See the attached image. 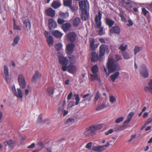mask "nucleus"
<instances>
[{
	"label": "nucleus",
	"mask_w": 152,
	"mask_h": 152,
	"mask_svg": "<svg viewBox=\"0 0 152 152\" xmlns=\"http://www.w3.org/2000/svg\"><path fill=\"white\" fill-rule=\"evenodd\" d=\"M65 104L66 101L65 100H64L62 102L60 103L58 108V111L59 112H62V111L64 110V106L65 105Z\"/></svg>",
	"instance_id": "30"
},
{
	"label": "nucleus",
	"mask_w": 152,
	"mask_h": 152,
	"mask_svg": "<svg viewBox=\"0 0 152 152\" xmlns=\"http://www.w3.org/2000/svg\"><path fill=\"white\" fill-rule=\"evenodd\" d=\"M20 39V37L19 36H17L14 39L12 45L14 46L16 45Z\"/></svg>",
	"instance_id": "39"
},
{
	"label": "nucleus",
	"mask_w": 152,
	"mask_h": 152,
	"mask_svg": "<svg viewBox=\"0 0 152 152\" xmlns=\"http://www.w3.org/2000/svg\"><path fill=\"white\" fill-rule=\"evenodd\" d=\"M102 14L100 11L98 12V15H96L95 18V22L96 26L97 28H100L102 25L101 20L102 17Z\"/></svg>",
	"instance_id": "6"
},
{
	"label": "nucleus",
	"mask_w": 152,
	"mask_h": 152,
	"mask_svg": "<svg viewBox=\"0 0 152 152\" xmlns=\"http://www.w3.org/2000/svg\"><path fill=\"white\" fill-rule=\"evenodd\" d=\"M41 74L39 71H36L32 78V81L36 83L38 79L41 77Z\"/></svg>",
	"instance_id": "18"
},
{
	"label": "nucleus",
	"mask_w": 152,
	"mask_h": 152,
	"mask_svg": "<svg viewBox=\"0 0 152 152\" xmlns=\"http://www.w3.org/2000/svg\"><path fill=\"white\" fill-rule=\"evenodd\" d=\"M113 132V130L112 129H110L107 132L105 133V135H108L112 133Z\"/></svg>",
	"instance_id": "63"
},
{
	"label": "nucleus",
	"mask_w": 152,
	"mask_h": 152,
	"mask_svg": "<svg viewBox=\"0 0 152 152\" xmlns=\"http://www.w3.org/2000/svg\"><path fill=\"white\" fill-rule=\"evenodd\" d=\"M101 96V94L99 91L96 92L95 97L94 98V103H95L100 98Z\"/></svg>",
	"instance_id": "38"
},
{
	"label": "nucleus",
	"mask_w": 152,
	"mask_h": 152,
	"mask_svg": "<svg viewBox=\"0 0 152 152\" xmlns=\"http://www.w3.org/2000/svg\"><path fill=\"white\" fill-rule=\"evenodd\" d=\"M45 13L48 16L53 17L55 16V11L51 8H49L45 10Z\"/></svg>",
	"instance_id": "19"
},
{
	"label": "nucleus",
	"mask_w": 152,
	"mask_h": 152,
	"mask_svg": "<svg viewBox=\"0 0 152 152\" xmlns=\"http://www.w3.org/2000/svg\"><path fill=\"white\" fill-rule=\"evenodd\" d=\"M4 76L6 81L8 83L9 79V70L8 67L5 65L4 66Z\"/></svg>",
	"instance_id": "15"
},
{
	"label": "nucleus",
	"mask_w": 152,
	"mask_h": 152,
	"mask_svg": "<svg viewBox=\"0 0 152 152\" xmlns=\"http://www.w3.org/2000/svg\"><path fill=\"white\" fill-rule=\"evenodd\" d=\"M69 7L70 8L71 11L73 12H75L77 10L76 7L72 6V4Z\"/></svg>",
	"instance_id": "57"
},
{
	"label": "nucleus",
	"mask_w": 152,
	"mask_h": 152,
	"mask_svg": "<svg viewBox=\"0 0 152 152\" xmlns=\"http://www.w3.org/2000/svg\"><path fill=\"white\" fill-rule=\"evenodd\" d=\"M59 63L62 65V69L63 71L67 70V66L68 60L66 58L62 56H59L58 57Z\"/></svg>",
	"instance_id": "4"
},
{
	"label": "nucleus",
	"mask_w": 152,
	"mask_h": 152,
	"mask_svg": "<svg viewBox=\"0 0 152 152\" xmlns=\"http://www.w3.org/2000/svg\"><path fill=\"white\" fill-rule=\"evenodd\" d=\"M91 80L92 81H94L95 80H96L97 81H98L99 82H101V80L99 77L97 75L95 74V75H92L91 74Z\"/></svg>",
	"instance_id": "32"
},
{
	"label": "nucleus",
	"mask_w": 152,
	"mask_h": 152,
	"mask_svg": "<svg viewBox=\"0 0 152 152\" xmlns=\"http://www.w3.org/2000/svg\"><path fill=\"white\" fill-rule=\"evenodd\" d=\"M53 34L54 36L58 38H61L63 35V34L58 30L54 31L53 32Z\"/></svg>",
	"instance_id": "33"
},
{
	"label": "nucleus",
	"mask_w": 152,
	"mask_h": 152,
	"mask_svg": "<svg viewBox=\"0 0 152 152\" xmlns=\"http://www.w3.org/2000/svg\"><path fill=\"white\" fill-rule=\"evenodd\" d=\"M107 49V46L105 44H102L99 47V57L100 58H102L105 54V51Z\"/></svg>",
	"instance_id": "10"
},
{
	"label": "nucleus",
	"mask_w": 152,
	"mask_h": 152,
	"mask_svg": "<svg viewBox=\"0 0 152 152\" xmlns=\"http://www.w3.org/2000/svg\"><path fill=\"white\" fill-rule=\"evenodd\" d=\"M74 122V120L72 118H69L67 119V121L65 122V124L69 125H71Z\"/></svg>",
	"instance_id": "41"
},
{
	"label": "nucleus",
	"mask_w": 152,
	"mask_h": 152,
	"mask_svg": "<svg viewBox=\"0 0 152 152\" xmlns=\"http://www.w3.org/2000/svg\"><path fill=\"white\" fill-rule=\"evenodd\" d=\"M80 10L81 11L80 16L83 20H86L89 18V14L88 11L89 8L88 2L87 0L81 1L79 2Z\"/></svg>",
	"instance_id": "1"
},
{
	"label": "nucleus",
	"mask_w": 152,
	"mask_h": 152,
	"mask_svg": "<svg viewBox=\"0 0 152 152\" xmlns=\"http://www.w3.org/2000/svg\"><path fill=\"white\" fill-rule=\"evenodd\" d=\"M115 59L116 60L115 61H116L117 62V61H119L122 59V58H121V56L119 55H118V54H117V55H115Z\"/></svg>",
	"instance_id": "61"
},
{
	"label": "nucleus",
	"mask_w": 152,
	"mask_h": 152,
	"mask_svg": "<svg viewBox=\"0 0 152 152\" xmlns=\"http://www.w3.org/2000/svg\"><path fill=\"white\" fill-rule=\"evenodd\" d=\"M18 80L20 87L23 88H25L26 85V83L24 77L22 75H19Z\"/></svg>",
	"instance_id": "8"
},
{
	"label": "nucleus",
	"mask_w": 152,
	"mask_h": 152,
	"mask_svg": "<svg viewBox=\"0 0 152 152\" xmlns=\"http://www.w3.org/2000/svg\"><path fill=\"white\" fill-rule=\"evenodd\" d=\"M104 148L102 146L99 145L98 146H94L92 147V150L96 152H102Z\"/></svg>",
	"instance_id": "26"
},
{
	"label": "nucleus",
	"mask_w": 152,
	"mask_h": 152,
	"mask_svg": "<svg viewBox=\"0 0 152 152\" xmlns=\"http://www.w3.org/2000/svg\"><path fill=\"white\" fill-rule=\"evenodd\" d=\"M92 145V142H89L88 143L86 146V148L89 150L91 149V146Z\"/></svg>",
	"instance_id": "60"
},
{
	"label": "nucleus",
	"mask_w": 152,
	"mask_h": 152,
	"mask_svg": "<svg viewBox=\"0 0 152 152\" xmlns=\"http://www.w3.org/2000/svg\"><path fill=\"white\" fill-rule=\"evenodd\" d=\"M127 45H125L124 46L123 44H122L119 47V49H120L121 51L125 52V51L127 49Z\"/></svg>",
	"instance_id": "47"
},
{
	"label": "nucleus",
	"mask_w": 152,
	"mask_h": 152,
	"mask_svg": "<svg viewBox=\"0 0 152 152\" xmlns=\"http://www.w3.org/2000/svg\"><path fill=\"white\" fill-rule=\"evenodd\" d=\"M72 3V0H66L64 1V5L65 7H69Z\"/></svg>",
	"instance_id": "37"
},
{
	"label": "nucleus",
	"mask_w": 152,
	"mask_h": 152,
	"mask_svg": "<svg viewBox=\"0 0 152 152\" xmlns=\"http://www.w3.org/2000/svg\"><path fill=\"white\" fill-rule=\"evenodd\" d=\"M109 72L113 73L118 71L120 69V66L117 62L113 58H109L107 64Z\"/></svg>",
	"instance_id": "2"
},
{
	"label": "nucleus",
	"mask_w": 152,
	"mask_h": 152,
	"mask_svg": "<svg viewBox=\"0 0 152 152\" xmlns=\"http://www.w3.org/2000/svg\"><path fill=\"white\" fill-rule=\"evenodd\" d=\"M134 115V113L133 112H130L127 115L126 119L124 122V124L129 123L131 121Z\"/></svg>",
	"instance_id": "24"
},
{
	"label": "nucleus",
	"mask_w": 152,
	"mask_h": 152,
	"mask_svg": "<svg viewBox=\"0 0 152 152\" xmlns=\"http://www.w3.org/2000/svg\"><path fill=\"white\" fill-rule=\"evenodd\" d=\"M7 145H5V146H8L10 149H12L14 148V144L15 143V141L14 140H10L6 141Z\"/></svg>",
	"instance_id": "27"
},
{
	"label": "nucleus",
	"mask_w": 152,
	"mask_h": 152,
	"mask_svg": "<svg viewBox=\"0 0 152 152\" xmlns=\"http://www.w3.org/2000/svg\"><path fill=\"white\" fill-rule=\"evenodd\" d=\"M82 23L81 19L78 17L75 18L73 21V25L74 27H77Z\"/></svg>",
	"instance_id": "23"
},
{
	"label": "nucleus",
	"mask_w": 152,
	"mask_h": 152,
	"mask_svg": "<svg viewBox=\"0 0 152 152\" xmlns=\"http://www.w3.org/2000/svg\"><path fill=\"white\" fill-rule=\"evenodd\" d=\"M116 100L115 98L113 96H110L109 97V101L111 103H113Z\"/></svg>",
	"instance_id": "56"
},
{
	"label": "nucleus",
	"mask_w": 152,
	"mask_h": 152,
	"mask_svg": "<svg viewBox=\"0 0 152 152\" xmlns=\"http://www.w3.org/2000/svg\"><path fill=\"white\" fill-rule=\"evenodd\" d=\"M62 47V45L61 43L56 44L55 45L56 50L57 51H59L60 50H61Z\"/></svg>",
	"instance_id": "45"
},
{
	"label": "nucleus",
	"mask_w": 152,
	"mask_h": 152,
	"mask_svg": "<svg viewBox=\"0 0 152 152\" xmlns=\"http://www.w3.org/2000/svg\"><path fill=\"white\" fill-rule=\"evenodd\" d=\"M105 107V105L104 103H102L100 104L96 108V110L97 111L103 109Z\"/></svg>",
	"instance_id": "48"
},
{
	"label": "nucleus",
	"mask_w": 152,
	"mask_h": 152,
	"mask_svg": "<svg viewBox=\"0 0 152 152\" xmlns=\"http://www.w3.org/2000/svg\"><path fill=\"white\" fill-rule=\"evenodd\" d=\"M139 71L140 75L144 78L148 77L149 74L146 65L144 64L140 65Z\"/></svg>",
	"instance_id": "3"
},
{
	"label": "nucleus",
	"mask_w": 152,
	"mask_h": 152,
	"mask_svg": "<svg viewBox=\"0 0 152 152\" xmlns=\"http://www.w3.org/2000/svg\"><path fill=\"white\" fill-rule=\"evenodd\" d=\"M47 42L48 45L50 47L53 45L54 41L52 36H49L48 38L47 39Z\"/></svg>",
	"instance_id": "35"
},
{
	"label": "nucleus",
	"mask_w": 152,
	"mask_h": 152,
	"mask_svg": "<svg viewBox=\"0 0 152 152\" xmlns=\"http://www.w3.org/2000/svg\"><path fill=\"white\" fill-rule=\"evenodd\" d=\"M54 91V88L53 87H50L47 88L46 93L49 96L53 97Z\"/></svg>",
	"instance_id": "25"
},
{
	"label": "nucleus",
	"mask_w": 152,
	"mask_h": 152,
	"mask_svg": "<svg viewBox=\"0 0 152 152\" xmlns=\"http://www.w3.org/2000/svg\"><path fill=\"white\" fill-rule=\"evenodd\" d=\"M67 69L68 72L69 73L74 74L77 71V67L75 65L71 64L68 66H67Z\"/></svg>",
	"instance_id": "13"
},
{
	"label": "nucleus",
	"mask_w": 152,
	"mask_h": 152,
	"mask_svg": "<svg viewBox=\"0 0 152 152\" xmlns=\"http://www.w3.org/2000/svg\"><path fill=\"white\" fill-rule=\"evenodd\" d=\"M124 118L123 117H120L117 118L115 121V122L116 123H119L123 121L124 120Z\"/></svg>",
	"instance_id": "54"
},
{
	"label": "nucleus",
	"mask_w": 152,
	"mask_h": 152,
	"mask_svg": "<svg viewBox=\"0 0 152 152\" xmlns=\"http://www.w3.org/2000/svg\"><path fill=\"white\" fill-rule=\"evenodd\" d=\"M23 23L25 30L28 31L31 27V23L29 20L28 19L24 20Z\"/></svg>",
	"instance_id": "17"
},
{
	"label": "nucleus",
	"mask_w": 152,
	"mask_h": 152,
	"mask_svg": "<svg viewBox=\"0 0 152 152\" xmlns=\"http://www.w3.org/2000/svg\"><path fill=\"white\" fill-rule=\"evenodd\" d=\"M121 30L119 26L116 25L111 27L109 30V32L111 34L119 35L120 34Z\"/></svg>",
	"instance_id": "9"
},
{
	"label": "nucleus",
	"mask_w": 152,
	"mask_h": 152,
	"mask_svg": "<svg viewBox=\"0 0 152 152\" xmlns=\"http://www.w3.org/2000/svg\"><path fill=\"white\" fill-rule=\"evenodd\" d=\"M92 126L95 132L97 130L100 129L103 126V125L102 124H96Z\"/></svg>",
	"instance_id": "36"
},
{
	"label": "nucleus",
	"mask_w": 152,
	"mask_h": 152,
	"mask_svg": "<svg viewBox=\"0 0 152 152\" xmlns=\"http://www.w3.org/2000/svg\"><path fill=\"white\" fill-rule=\"evenodd\" d=\"M122 2L127 5H129L132 4V2L130 0H121Z\"/></svg>",
	"instance_id": "49"
},
{
	"label": "nucleus",
	"mask_w": 152,
	"mask_h": 152,
	"mask_svg": "<svg viewBox=\"0 0 152 152\" xmlns=\"http://www.w3.org/2000/svg\"><path fill=\"white\" fill-rule=\"evenodd\" d=\"M142 48L137 46L135 47L134 49V54L136 55L137 53L141 50Z\"/></svg>",
	"instance_id": "44"
},
{
	"label": "nucleus",
	"mask_w": 152,
	"mask_h": 152,
	"mask_svg": "<svg viewBox=\"0 0 152 152\" xmlns=\"http://www.w3.org/2000/svg\"><path fill=\"white\" fill-rule=\"evenodd\" d=\"M122 55L125 59H129L130 58L129 54L126 52H123Z\"/></svg>",
	"instance_id": "43"
},
{
	"label": "nucleus",
	"mask_w": 152,
	"mask_h": 152,
	"mask_svg": "<svg viewBox=\"0 0 152 152\" xmlns=\"http://www.w3.org/2000/svg\"><path fill=\"white\" fill-rule=\"evenodd\" d=\"M60 17L64 19L66 18L69 16L68 13H60L59 14Z\"/></svg>",
	"instance_id": "42"
},
{
	"label": "nucleus",
	"mask_w": 152,
	"mask_h": 152,
	"mask_svg": "<svg viewBox=\"0 0 152 152\" xmlns=\"http://www.w3.org/2000/svg\"><path fill=\"white\" fill-rule=\"evenodd\" d=\"M91 61L92 62H95L99 60V61H101L102 58H100L99 56L96 52H93L91 53Z\"/></svg>",
	"instance_id": "16"
},
{
	"label": "nucleus",
	"mask_w": 152,
	"mask_h": 152,
	"mask_svg": "<svg viewBox=\"0 0 152 152\" xmlns=\"http://www.w3.org/2000/svg\"><path fill=\"white\" fill-rule=\"evenodd\" d=\"M119 16L121 18V20L122 21L126 23L127 21V20L126 18L125 17L124 15L121 13L120 14Z\"/></svg>",
	"instance_id": "50"
},
{
	"label": "nucleus",
	"mask_w": 152,
	"mask_h": 152,
	"mask_svg": "<svg viewBox=\"0 0 152 152\" xmlns=\"http://www.w3.org/2000/svg\"><path fill=\"white\" fill-rule=\"evenodd\" d=\"M49 28L50 29L52 30L57 27V24L56 21L52 18H50L48 20Z\"/></svg>",
	"instance_id": "11"
},
{
	"label": "nucleus",
	"mask_w": 152,
	"mask_h": 152,
	"mask_svg": "<svg viewBox=\"0 0 152 152\" xmlns=\"http://www.w3.org/2000/svg\"><path fill=\"white\" fill-rule=\"evenodd\" d=\"M61 6L60 1H54L52 3L51 6L54 9H56L59 7Z\"/></svg>",
	"instance_id": "31"
},
{
	"label": "nucleus",
	"mask_w": 152,
	"mask_h": 152,
	"mask_svg": "<svg viewBox=\"0 0 152 152\" xmlns=\"http://www.w3.org/2000/svg\"><path fill=\"white\" fill-rule=\"evenodd\" d=\"M76 37L77 35L74 32H70L66 35V38L67 40L72 42H73L75 41Z\"/></svg>",
	"instance_id": "7"
},
{
	"label": "nucleus",
	"mask_w": 152,
	"mask_h": 152,
	"mask_svg": "<svg viewBox=\"0 0 152 152\" xmlns=\"http://www.w3.org/2000/svg\"><path fill=\"white\" fill-rule=\"evenodd\" d=\"M149 86H145L144 89L146 92L149 91L152 94V79H151L148 83Z\"/></svg>",
	"instance_id": "28"
},
{
	"label": "nucleus",
	"mask_w": 152,
	"mask_h": 152,
	"mask_svg": "<svg viewBox=\"0 0 152 152\" xmlns=\"http://www.w3.org/2000/svg\"><path fill=\"white\" fill-rule=\"evenodd\" d=\"M90 47L91 50L93 51L95 50L97 48L99 44H94L95 40L94 38H91L90 39Z\"/></svg>",
	"instance_id": "14"
},
{
	"label": "nucleus",
	"mask_w": 152,
	"mask_h": 152,
	"mask_svg": "<svg viewBox=\"0 0 152 152\" xmlns=\"http://www.w3.org/2000/svg\"><path fill=\"white\" fill-rule=\"evenodd\" d=\"M13 28L15 30L20 31L21 29V27L20 26L15 24L13 25Z\"/></svg>",
	"instance_id": "53"
},
{
	"label": "nucleus",
	"mask_w": 152,
	"mask_h": 152,
	"mask_svg": "<svg viewBox=\"0 0 152 152\" xmlns=\"http://www.w3.org/2000/svg\"><path fill=\"white\" fill-rule=\"evenodd\" d=\"M119 72L118 71L115 72V73L110 75V77L111 80L113 82H114L117 79L119 75Z\"/></svg>",
	"instance_id": "29"
},
{
	"label": "nucleus",
	"mask_w": 152,
	"mask_h": 152,
	"mask_svg": "<svg viewBox=\"0 0 152 152\" xmlns=\"http://www.w3.org/2000/svg\"><path fill=\"white\" fill-rule=\"evenodd\" d=\"M65 20L62 18H58L57 20V22L59 24H62L65 22Z\"/></svg>",
	"instance_id": "55"
},
{
	"label": "nucleus",
	"mask_w": 152,
	"mask_h": 152,
	"mask_svg": "<svg viewBox=\"0 0 152 152\" xmlns=\"http://www.w3.org/2000/svg\"><path fill=\"white\" fill-rule=\"evenodd\" d=\"M44 34L47 39L48 38L49 36H52L50 34L46 31H45Z\"/></svg>",
	"instance_id": "62"
},
{
	"label": "nucleus",
	"mask_w": 152,
	"mask_h": 152,
	"mask_svg": "<svg viewBox=\"0 0 152 152\" xmlns=\"http://www.w3.org/2000/svg\"><path fill=\"white\" fill-rule=\"evenodd\" d=\"M11 89L13 94L15 96L20 99L22 98L23 97L22 91L20 88H17V92L15 85H13L12 86Z\"/></svg>",
	"instance_id": "5"
},
{
	"label": "nucleus",
	"mask_w": 152,
	"mask_h": 152,
	"mask_svg": "<svg viewBox=\"0 0 152 152\" xmlns=\"http://www.w3.org/2000/svg\"><path fill=\"white\" fill-rule=\"evenodd\" d=\"M99 28V35H102L104 34V32L103 31V27H100Z\"/></svg>",
	"instance_id": "58"
},
{
	"label": "nucleus",
	"mask_w": 152,
	"mask_h": 152,
	"mask_svg": "<svg viewBox=\"0 0 152 152\" xmlns=\"http://www.w3.org/2000/svg\"><path fill=\"white\" fill-rule=\"evenodd\" d=\"M128 23L127 24V25L128 26H132L133 24V22L130 19L128 21Z\"/></svg>",
	"instance_id": "64"
},
{
	"label": "nucleus",
	"mask_w": 152,
	"mask_h": 152,
	"mask_svg": "<svg viewBox=\"0 0 152 152\" xmlns=\"http://www.w3.org/2000/svg\"><path fill=\"white\" fill-rule=\"evenodd\" d=\"M75 99L76 101L75 104L76 105H77L79 104V101L80 100V99L79 98L78 94L75 95Z\"/></svg>",
	"instance_id": "52"
},
{
	"label": "nucleus",
	"mask_w": 152,
	"mask_h": 152,
	"mask_svg": "<svg viewBox=\"0 0 152 152\" xmlns=\"http://www.w3.org/2000/svg\"><path fill=\"white\" fill-rule=\"evenodd\" d=\"M69 59L71 64L75 63L76 61V57L74 56H70L69 57Z\"/></svg>",
	"instance_id": "40"
},
{
	"label": "nucleus",
	"mask_w": 152,
	"mask_h": 152,
	"mask_svg": "<svg viewBox=\"0 0 152 152\" xmlns=\"http://www.w3.org/2000/svg\"><path fill=\"white\" fill-rule=\"evenodd\" d=\"M71 27V24L69 23H66L62 26V29L65 32L68 31Z\"/></svg>",
	"instance_id": "21"
},
{
	"label": "nucleus",
	"mask_w": 152,
	"mask_h": 152,
	"mask_svg": "<svg viewBox=\"0 0 152 152\" xmlns=\"http://www.w3.org/2000/svg\"><path fill=\"white\" fill-rule=\"evenodd\" d=\"M123 126H117L115 128V131L116 132L120 131L123 129Z\"/></svg>",
	"instance_id": "51"
},
{
	"label": "nucleus",
	"mask_w": 152,
	"mask_h": 152,
	"mask_svg": "<svg viewBox=\"0 0 152 152\" xmlns=\"http://www.w3.org/2000/svg\"><path fill=\"white\" fill-rule=\"evenodd\" d=\"M95 132L94 128L93 127L92 125H91L88 128H87L86 129L85 134L86 135H88L91 133H94Z\"/></svg>",
	"instance_id": "20"
},
{
	"label": "nucleus",
	"mask_w": 152,
	"mask_h": 152,
	"mask_svg": "<svg viewBox=\"0 0 152 152\" xmlns=\"http://www.w3.org/2000/svg\"><path fill=\"white\" fill-rule=\"evenodd\" d=\"M142 13L145 16L149 12L145 8H142Z\"/></svg>",
	"instance_id": "59"
},
{
	"label": "nucleus",
	"mask_w": 152,
	"mask_h": 152,
	"mask_svg": "<svg viewBox=\"0 0 152 152\" xmlns=\"http://www.w3.org/2000/svg\"><path fill=\"white\" fill-rule=\"evenodd\" d=\"M37 123L39 124H43L44 123V122L42 121V115L41 114L38 116Z\"/></svg>",
	"instance_id": "46"
},
{
	"label": "nucleus",
	"mask_w": 152,
	"mask_h": 152,
	"mask_svg": "<svg viewBox=\"0 0 152 152\" xmlns=\"http://www.w3.org/2000/svg\"><path fill=\"white\" fill-rule=\"evenodd\" d=\"M75 46L73 43H68L66 46V52L67 54L69 55L72 53Z\"/></svg>",
	"instance_id": "12"
},
{
	"label": "nucleus",
	"mask_w": 152,
	"mask_h": 152,
	"mask_svg": "<svg viewBox=\"0 0 152 152\" xmlns=\"http://www.w3.org/2000/svg\"><path fill=\"white\" fill-rule=\"evenodd\" d=\"M106 24L110 28H111L115 23L114 20L108 18H106L105 19Z\"/></svg>",
	"instance_id": "22"
},
{
	"label": "nucleus",
	"mask_w": 152,
	"mask_h": 152,
	"mask_svg": "<svg viewBox=\"0 0 152 152\" xmlns=\"http://www.w3.org/2000/svg\"><path fill=\"white\" fill-rule=\"evenodd\" d=\"M92 72L94 74H96L98 71V67L97 64L93 66L91 69Z\"/></svg>",
	"instance_id": "34"
}]
</instances>
